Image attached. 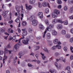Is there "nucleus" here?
Masks as SVG:
<instances>
[{"label":"nucleus","mask_w":73,"mask_h":73,"mask_svg":"<svg viewBox=\"0 0 73 73\" xmlns=\"http://www.w3.org/2000/svg\"><path fill=\"white\" fill-rule=\"evenodd\" d=\"M36 62H37L38 64H40V62L39 60H36Z\"/></svg>","instance_id":"774afa93"},{"label":"nucleus","mask_w":73,"mask_h":73,"mask_svg":"<svg viewBox=\"0 0 73 73\" xmlns=\"http://www.w3.org/2000/svg\"><path fill=\"white\" fill-rule=\"evenodd\" d=\"M46 37L48 38V39H49V38H50V37H51V35H50V34L49 33H48L46 35Z\"/></svg>","instance_id":"2eb2a0df"},{"label":"nucleus","mask_w":73,"mask_h":73,"mask_svg":"<svg viewBox=\"0 0 73 73\" xmlns=\"http://www.w3.org/2000/svg\"><path fill=\"white\" fill-rule=\"evenodd\" d=\"M57 23H62V21L60 19H58L57 20Z\"/></svg>","instance_id":"09e8293b"},{"label":"nucleus","mask_w":73,"mask_h":73,"mask_svg":"<svg viewBox=\"0 0 73 73\" xmlns=\"http://www.w3.org/2000/svg\"><path fill=\"white\" fill-rule=\"evenodd\" d=\"M70 42H73V37L72 38L70 39Z\"/></svg>","instance_id":"603ef678"},{"label":"nucleus","mask_w":73,"mask_h":73,"mask_svg":"<svg viewBox=\"0 0 73 73\" xmlns=\"http://www.w3.org/2000/svg\"><path fill=\"white\" fill-rule=\"evenodd\" d=\"M35 1V0H31L30 3L31 4H34Z\"/></svg>","instance_id":"a878e982"},{"label":"nucleus","mask_w":73,"mask_h":73,"mask_svg":"<svg viewBox=\"0 0 73 73\" xmlns=\"http://www.w3.org/2000/svg\"><path fill=\"white\" fill-rule=\"evenodd\" d=\"M58 27L59 29H61L62 28V26L61 25H58Z\"/></svg>","instance_id":"a19ab883"},{"label":"nucleus","mask_w":73,"mask_h":73,"mask_svg":"<svg viewBox=\"0 0 73 73\" xmlns=\"http://www.w3.org/2000/svg\"><path fill=\"white\" fill-rule=\"evenodd\" d=\"M38 7L39 8H41L42 7V5L40 2L38 3Z\"/></svg>","instance_id":"4c0bfd02"},{"label":"nucleus","mask_w":73,"mask_h":73,"mask_svg":"<svg viewBox=\"0 0 73 73\" xmlns=\"http://www.w3.org/2000/svg\"><path fill=\"white\" fill-rule=\"evenodd\" d=\"M27 31H23L22 33V34L24 36H26L27 35Z\"/></svg>","instance_id":"412c9836"},{"label":"nucleus","mask_w":73,"mask_h":73,"mask_svg":"<svg viewBox=\"0 0 73 73\" xmlns=\"http://www.w3.org/2000/svg\"><path fill=\"white\" fill-rule=\"evenodd\" d=\"M70 32L72 34H73V29H72L70 30Z\"/></svg>","instance_id":"e2e57ef3"},{"label":"nucleus","mask_w":73,"mask_h":73,"mask_svg":"<svg viewBox=\"0 0 73 73\" xmlns=\"http://www.w3.org/2000/svg\"><path fill=\"white\" fill-rule=\"evenodd\" d=\"M48 45L49 46H51V45H52V41H51L49 40H48Z\"/></svg>","instance_id":"dca6fc26"},{"label":"nucleus","mask_w":73,"mask_h":73,"mask_svg":"<svg viewBox=\"0 0 73 73\" xmlns=\"http://www.w3.org/2000/svg\"><path fill=\"white\" fill-rule=\"evenodd\" d=\"M25 54L24 52H21L19 53V55L20 56H23Z\"/></svg>","instance_id":"ddd939ff"},{"label":"nucleus","mask_w":73,"mask_h":73,"mask_svg":"<svg viewBox=\"0 0 73 73\" xmlns=\"http://www.w3.org/2000/svg\"><path fill=\"white\" fill-rule=\"evenodd\" d=\"M54 27V25L50 24L49 25V26H48L46 29V31L44 32V33H43V37L45 38V35H46V31H50L52 29V28Z\"/></svg>","instance_id":"f257e3e1"},{"label":"nucleus","mask_w":73,"mask_h":73,"mask_svg":"<svg viewBox=\"0 0 73 73\" xmlns=\"http://www.w3.org/2000/svg\"><path fill=\"white\" fill-rule=\"evenodd\" d=\"M19 44H16L14 46V48L13 49V50L14 52H17V46L19 45Z\"/></svg>","instance_id":"0eeeda50"},{"label":"nucleus","mask_w":73,"mask_h":73,"mask_svg":"<svg viewBox=\"0 0 73 73\" xmlns=\"http://www.w3.org/2000/svg\"><path fill=\"white\" fill-rule=\"evenodd\" d=\"M70 13H73V8H71L70 10Z\"/></svg>","instance_id":"a18cd8bd"},{"label":"nucleus","mask_w":73,"mask_h":73,"mask_svg":"<svg viewBox=\"0 0 73 73\" xmlns=\"http://www.w3.org/2000/svg\"><path fill=\"white\" fill-rule=\"evenodd\" d=\"M49 72L51 73H56V72H57L56 70L54 69L50 70Z\"/></svg>","instance_id":"1a4fd4ad"},{"label":"nucleus","mask_w":73,"mask_h":73,"mask_svg":"<svg viewBox=\"0 0 73 73\" xmlns=\"http://www.w3.org/2000/svg\"><path fill=\"white\" fill-rule=\"evenodd\" d=\"M18 18L17 19H20V14H19L18 15Z\"/></svg>","instance_id":"680f3d73"},{"label":"nucleus","mask_w":73,"mask_h":73,"mask_svg":"<svg viewBox=\"0 0 73 73\" xmlns=\"http://www.w3.org/2000/svg\"><path fill=\"white\" fill-rule=\"evenodd\" d=\"M52 50H55V49H57L56 46L52 47Z\"/></svg>","instance_id":"f704fd0d"},{"label":"nucleus","mask_w":73,"mask_h":73,"mask_svg":"<svg viewBox=\"0 0 73 73\" xmlns=\"http://www.w3.org/2000/svg\"><path fill=\"white\" fill-rule=\"evenodd\" d=\"M16 60L15 59H14L13 60V62L14 64H15L16 63Z\"/></svg>","instance_id":"338daca9"},{"label":"nucleus","mask_w":73,"mask_h":73,"mask_svg":"<svg viewBox=\"0 0 73 73\" xmlns=\"http://www.w3.org/2000/svg\"><path fill=\"white\" fill-rule=\"evenodd\" d=\"M57 3L58 4H61L62 3V1L61 0H57Z\"/></svg>","instance_id":"b1692460"},{"label":"nucleus","mask_w":73,"mask_h":73,"mask_svg":"<svg viewBox=\"0 0 73 73\" xmlns=\"http://www.w3.org/2000/svg\"><path fill=\"white\" fill-rule=\"evenodd\" d=\"M40 54L42 55V58L43 60H45V58H46V56H44V54H42V52L40 53Z\"/></svg>","instance_id":"a211bd4d"},{"label":"nucleus","mask_w":73,"mask_h":73,"mask_svg":"<svg viewBox=\"0 0 73 73\" xmlns=\"http://www.w3.org/2000/svg\"><path fill=\"white\" fill-rule=\"evenodd\" d=\"M7 48H11V46H10L9 44H8V45L7 46Z\"/></svg>","instance_id":"13d9d810"},{"label":"nucleus","mask_w":73,"mask_h":73,"mask_svg":"<svg viewBox=\"0 0 73 73\" xmlns=\"http://www.w3.org/2000/svg\"><path fill=\"white\" fill-rule=\"evenodd\" d=\"M58 14H60V11L57 9L54 10V12L52 13V17L53 18L57 17Z\"/></svg>","instance_id":"f03ea898"},{"label":"nucleus","mask_w":73,"mask_h":73,"mask_svg":"<svg viewBox=\"0 0 73 73\" xmlns=\"http://www.w3.org/2000/svg\"><path fill=\"white\" fill-rule=\"evenodd\" d=\"M3 29L0 28V33H3V32H5V28L4 27L3 28Z\"/></svg>","instance_id":"f8f14e48"},{"label":"nucleus","mask_w":73,"mask_h":73,"mask_svg":"<svg viewBox=\"0 0 73 73\" xmlns=\"http://www.w3.org/2000/svg\"><path fill=\"white\" fill-rule=\"evenodd\" d=\"M42 5H43V7H46L47 3L45 2H44L42 3Z\"/></svg>","instance_id":"5701e85b"},{"label":"nucleus","mask_w":73,"mask_h":73,"mask_svg":"<svg viewBox=\"0 0 73 73\" xmlns=\"http://www.w3.org/2000/svg\"><path fill=\"white\" fill-rule=\"evenodd\" d=\"M2 15H3V16L5 18L6 17H7V15L5 13V12L4 11H3L2 12Z\"/></svg>","instance_id":"aec40b11"},{"label":"nucleus","mask_w":73,"mask_h":73,"mask_svg":"<svg viewBox=\"0 0 73 73\" xmlns=\"http://www.w3.org/2000/svg\"><path fill=\"white\" fill-rule=\"evenodd\" d=\"M56 46V48L58 49H60L61 48V46L57 45Z\"/></svg>","instance_id":"c85d7f7f"},{"label":"nucleus","mask_w":73,"mask_h":73,"mask_svg":"<svg viewBox=\"0 0 73 73\" xmlns=\"http://www.w3.org/2000/svg\"><path fill=\"white\" fill-rule=\"evenodd\" d=\"M39 48H40V46H36V48L35 49V50H37L39 49Z\"/></svg>","instance_id":"864d4df0"},{"label":"nucleus","mask_w":73,"mask_h":73,"mask_svg":"<svg viewBox=\"0 0 73 73\" xmlns=\"http://www.w3.org/2000/svg\"><path fill=\"white\" fill-rule=\"evenodd\" d=\"M35 56L36 57L37 59H38V57H39V55L38 54H36L35 55Z\"/></svg>","instance_id":"8fccbe9b"},{"label":"nucleus","mask_w":73,"mask_h":73,"mask_svg":"<svg viewBox=\"0 0 73 73\" xmlns=\"http://www.w3.org/2000/svg\"><path fill=\"white\" fill-rule=\"evenodd\" d=\"M64 11H67V10H68V8L67 6H65L64 7Z\"/></svg>","instance_id":"ea45409f"},{"label":"nucleus","mask_w":73,"mask_h":73,"mask_svg":"<svg viewBox=\"0 0 73 73\" xmlns=\"http://www.w3.org/2000/svg\"><path fill=\"white\" fill-rule=\"evenodd\" d=\"M52 35L56 36V35H57V32L55 30H53L52 31Z\"/></svg>","instance_id":"9b49d317"},{"label":"nucleus","mask_w":73,"mask_h":73,"mask_svg":"<svg viewBox=\"0 0 73 73\" xmlns=\"http://www.w3.org/2000/svg\"><path fill=\"white\" fill-rule=\"evenodd\" d=\"M9 50H8L7 48H5V53H7L9 52Z\"/></svg>","instance_id":"473e14b6"},{"label":"nucleus","mask_w":73,"mask_h":73,"mask_svg":"<svg viewBox=\"0 0 73 73\" xmlns=\"http://www.w3.org/2000/svg\"><path fill=\"white\" fill-rule=\"evenodd\" d=\"M44 50L45 51V52H47V53H49V51H48V49L46 48H44Z\"/></svg>","instance_id":"bb28decb"},{"label":"nucleus","mask_w":73,"mask_h":73,"mask_svg":"<svg viewBox=\"0 0 73 73\" xmlns=\"http://www.w3.org/2000/svg\"><path fill=\"white\" fill-rule=\"evenodd\" d=\"M15 8L16 9V10L17 11L19 12V6H16L15 7Z\"/></svg>","instance_id":"393cba45"},{"label":"nucleus","mask_w":73,"mask_h":73,"mask_svg":"<svg viewBox=\"0 0 73 73\" xmlns=\"http://www.w3.org/2000/svg\"><path fill=\"white\" fill-rule=\"evenodd\" d=\"M66 69L68 71L70 70V66H68L66 68Z\"/></svg>","instance_id":"c9c22d12"},{"label":"nucleus","mask_w":73,"mask_h":73,"mask_svg":"<svg viewBox=\"0 0 73 73\" xmlns=\"http://www.w3.org/2000/svg\"><path fill=\"white\" fill-rule=\"evenodd\" d=\"M57 20L56 19H54L52 21V23H53V24H55V23H57Z\"/></svg>","instance_id":"7c9ffc66"},{"label":"nucleus","mask_w":73,"mask_h":73,"mask_svg":"<svg viewBox=\"0 0 73 73\" xmlns=\"http://www.w3.org/2000/svg\"><path fill=\"white\" fill-rule=\"evenodd\" d=\"M68 3H73V0H68Z\"/></svg>","instance_id":"49530a36"},{"label":"nucleus","mask_w":73,"mask_h":73,"mask_svg":"<svg viewBox=\"0 0 73 73\" xmlns=\"http://www.w3.org/2000/svg\"><path fill=\"white\" fill-rule=\"evenodd\" d=\"M45 24H46V25H48L49 24V23L48 22V20H46L45 21Z\"/></svg>","instance_id":"79ce46f5"},{"label":"nucleus","mask_w":73,"mask_h":73,"mask_svg":"<svg viewBox=\"0 0 73 73\" xmlns=\"http://www.w3.org/2000/svg\"><path fill=\"white\" fill-rule=\"evenodd\" d=\"M28 31L30 33H32V30L31 29H29Z\"/></svg>","instance_id":"de8ad7c7"},{"label":"nucleus","mask_w":73,"mask_h":73,"mask_svg":"<svg viewBox=\"0 0 73 73\" xmlns=\"http://www.w3.org/2000/svg\"><path fill=\"white\" fill-rule=\"evenodd\" d=\"M32 24L34 26H36L37 25V21L36 20H34L32 21Z\"/></svg>","instance_id":"423d86ee"},{"label":"nucleus","mask_w":73,"mask_h":73,"mask_svg":"<svg viewBox=\"0 0 73 73\" xmlns=\"http://www.w3.org/2000/svg\"><path fill=\"white\" fill-rule=\"evenodd\" d=\"M39 28L41 29H44V26L41 24H39Z\"/></svg>","instance_id":"4468645a"},{"label":"nucleus","mask_w":73,"mask_h":73,"mask_svg":"<svg viewBox=\"0 0 73 73\" xmlns=\"http://www.w3.org/2000/svg\"><path fill=\"white\" fill-rule=\"evenodd\" d=\"M29 39L28 38H26V40H22V42L25 45H27V44H29Z\"/></svg>","instance_id":"7ed1b4c3"},{"label":"nucleus","mask_w":73,"mask_h":73,"mask_svg":"<svg viewBox=\"0 0 73 73\" xmlns=\"http://www.w3.org/2000/svg\"><path fill=\"white\" fill-rule=\"evenodd\" d=\"M38 15L39 16L40 19H42L43 17V13L41 12L39 13Z\"/></svg>","instance_id":"6e6552de"},{"label":"nucleus","mask_w":73,"mask_h":73,"mask_svg":"<svg viewBox=\"0 0 73 73\" xmlns=\"http://www.w3.org/2000/svg\"><path fill=\"white\" fill-rule=\"evenodd\" d=\"M62 35H65L66 34V31L65 30H62Z\"/></svg>","instance_id":"cd10ccee"},{"label":"nucleus","mask_w":73,"mask_h":73,"mask_svg":"<svg viewBox=\"0 0 73 73\" xmlns=\"http://www.w3.org/2000/svg\"><path fill=\"white\" fill-rule=\"evenodd\" d=\"M13 38H12V37H11V36H9V40H12V39Z\"/></svg>","instance_id":"0e129e2a"},{"label":"nucleus","mask_w":73,"mask_h":73,"mask_svg":"<svg viewBox=\"0 0 73 73\" xmlns=\"http://www.w3.org/2000/svg\"><path fill=\"white\" fill-rule=\"evenodd\" d=\"M4 57H5V58H3V64H5V59H7V56H5V53H4Z\"/></svg>","instance_id":"6ab92c4d"},{"label":"nucleus","mask_w":73,"mask_h":73,"mask_svg":"<svg viewBox=\"0 0 73 73\" xmlns=\"http://www.w3.org/2000/svg\"><path fill=\"white\" fill-rule=\"evenodd\" d=\"M70 59L71 60H73V55H72L70 56Z\"/></svg>","instance_id":"4d7b16f0"},{"label":"nucleus","mask_w":73,"mask_h":73,"mask_svg":"<svg viewBox=\"0 0 73 73\" xmlns=\"http://www.w3.org/2000/svg\"><path fill=\"white\" fill-rule=\"evenodd\" d=\"M62 6L61 5H59L58 6V8L59 9H61V8Z\"/></svg>","instance_id":"052dcab7"},{"label":"nucleus","mask_w":73,"mask_h":73,"mask_svg":"<svg viewBox=\"0 0 73 73\" xmlns=\"http://www.w3.org/2000/svg\"><path fill=\"white\" fill-rule=\"evenodd\" d=\"M17 30L19 33H20V32H21V30H20V28H18Z\"/></svg>","instance_id":"bf43d9fd"},{"label":"nucleus","mask_w":73,"mask_h":73,"mask_svg":"<svg viewBox=\"0 0 73 73\" xmlns=\"http://www.w3.org/2000/svg\"><path fill=\"white\" fill-rule=\"evenodd\" d=\"M22 25L23 27H25L27 25V22L25 21H23L22 23Z\"/></svg>","instance_id":"f3484780"},{"label":"nucleus","mask_w":73,"mask_h":73,"mask_svg":"<svg viewBox=\"0 0 73 73\" xmlns=\"http://www.w3.org/2000/svg\"><path fill=\"white\" fill-rule=\"evenodd\" d=\"M53 42L54 44H58V45H60L61 44V43L60 42V41H58V39H56L53 40Z\"/></svg>","instance_id":"20e7f679"},{"label":"nucleus","mask_w":73,"mask_h":73,"mask_svg":"<svg viewBox=\"0 0 73 73\" xmlns=\"http://www.w3.org/2000/svg\"><path fill=\"white\" fill-rule=\"evenodd\" d=\"M8 33H13V31L12 30H11V29H9L8 30Z\"/></svg>","instance_id":"4be33fe9"},{"label":"nucleus","mask_w":73,"mask_h":73,"mask_svg":"<svg viewBox=\"0 0 73 73\" xmlns=\"http://www.w3.org/2000/svg\"><path fill=\"white\" fill-rule=\"evenodd\" d=\"M15 21V22H17V23H19L20 22V19H16Z\"/></svg>","instance_id":"37998d69"},{"label":"nucleus","mask_w":73,"mask_h":73,"mask_svg":"<svg viewBox=\"0 0 73 73\" xmlns=\"http://www.w3.org/2000/svg\"><path fill=\"white\" fill-rule=\"evenodd\" d=\"M66 38H69L70 37V35L69 34H67L66 35Z\"/></svg>","instance_id":"c03bdc74"},{"label":"nucleus","mask_w":73,"mask_h":73,"mask_svg":"<svg viewBox=\"0 0 73 73\" xmlns=\"http://www.w3.org/2000/svg\"><path fill=\"white\" fill-rule=\"evenodd\" d=\"M63 49L65 52H66V51H67V50H68V48H67V47H64L63 48Z\"/></svg>","instance_id":"58836bf2"},{"label":"nucleus","mask_w":73,"mask_h":73,"mask_svg":"<svg viewBox=\"0 0 73 73\" xmlns=\"http://www.w3.org/2000/svg\"><path fill=\"white\" fill-rule=\"evenodd\" d=\"M26 8V9L28 11H30L32 8V6L29 5V6H28L27 4H25Z\"/></svg>","instance_id":"39448f33"},{"label":"nucleus","mask_w":73,"mask_h":73,"mask_svg":"<svg viewBox=\"0 0 73 73\" xmlns=\"http://www.w3.org/2000/svg\"><path fill=\"white\" fill-rule=\"evenodd\" d=\"M28 66L29 67H32V66H33L31 64L29 63L28 64Z\"/></svg>","instance_id":"3c124183"},{"label":"nucleus","mask_w":73,"mask_h":73,"mask_svg":"<svg viewBox=\"0 0 73 73\" xmlns=\"http://www.w3.org/2000/svg\"><path fill=\"white\" fill-rule=\"evenodd\" d=\"M24 36H23L20 39L18 40L19 42L18 44H19V45H20V46L21 45V44H20V41H21V39H24Z\"/></svg>","instance_id":"9d476101"},{"label":"nucleus","mask_w":73,"mask_h":73,"mask_svg":"<svg viewBox=\"0 0 73 73\" xmlns=\"http://www.w3.org/2000/svg\"><path fill=\"white\" fill-rule=\"evenodd\" d=\"M36 38L37 40H40L41 38V36H39Z\"/></svg>","instance_id":"69168bd1"},{"label":"nucleus","mask_w":73,"mask_h":73,"mask_svg":"<svg viewBox=\"0 0 73 73\" xmlns=\"http://www.w3.org/2000/svg\"><path fill=\"white\" fill-rule=\"evenodd\" d=\"M55 55L56 56H59V55H60V54L58 52H56L55 53Z\"/></svg>","instance_id":"5fc2aeb1"},{"label":"nucleus","mask_w":73,"mask_h":73,"mask_svg":"<svg viewBox=\"0 0 73 73\" xmlns=\"http://www.w3.org/2000/svg\"><path fill=\"white\" fill-rule=\"evenodd\" d=\"M64 25H68V21H65L64 22Z\"/></svg>","instance_id":"c756f323"},{"label":"nucleus","mask_w":73,"mask_h":73,"mask_svg":"<svg viewBox=\"0 0 73 73\" xmlns=\"http://www.w3.org/2000/svg\"><path fill=\"white\" fill-rule=\"evenodd\" d=\"M4 54V51L3 50H0V55H2Z\"/></svg>","instance_id":"e433bc0d"},{"label":"nucleus","mask_w":73,"mask_h":73,"mask_svg":"<svg viewBox=\"0 0 73 73\" xmlns=\"http://www.w3.org/2000/svg\"><path fill=\"white\" fill-rule=\"evenodd\" d=\"M64 60V58H63V57H61L59 59V60H60V61H62Z\"/></svg>","instance_id":"6e6d98bb"},{"label":"nucleus","mask_w":73,"mask_h":73,"mask_svg":"<svg viewBox=\"0 0 73 73\" xmlns=\"http://www.w3.org/2000/svg\"><path fill=\"white\" fill-rule=\"evenodd\" d=\"M49 12V9L47 8L45 10V13H48Z\"/></svg>","instance_id":"72a5a7b5"},{"label":"nucleus","mask_w":73,"mask_h":73,"mask_svg":"<svg viewBox=\"0 0 73 73\" xmlns=\"http://www.w3.org/2000/svg\"><path fill=\"white\" fill-rule=\"evenodd\" d=\"M55 65L56 67L57 68V69H58V70L59 69V67H58V66H57V65H58L57 63L56 62H55Z\"/></svg>","instance_id":"2f4dec72"}]
</instances>
